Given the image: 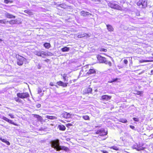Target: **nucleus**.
<instances>
[{"instance_id":"54","label":"nucleus","mask_w":153,"mask_h":153,"mask_svg":"<svg viewBox=\"0 0 153 153\" xmlns=\"http://www.w3.org/2000/svg\"><path fill=\"white\" fill-rule=\"evenodd\" d=\"M39 67H38V68H39V69L41 67H40V65H39Z\"/></svg>"},{"instance_id":"12","label":"nucleus","mask_w":153,"mask_h":153,"mask_svg":"<svg viewBox=\"0 0 153 153\" xmlns=\"http://www.w3.org/2000/svg\"><path fill=\"white\" fill-rule=\"evenodd\" d=\"M111 96L106 95H104L101 96V100H102L108 101L111 98Z\"/></svg>"},{"instance_id":"47","label":"nucleus","mask_w":153,"mask_h":153,"mask_svg":"<svg viewBox=\"0 0 153 153\" xmlns=\"http://www.w3.org/2000/svg\"><path fill=\"white\" fill-rule=\"evenodd\" d=\"M83 34H84V35H85V36L89 37V36H90V35H89V34H88V33H84Z\"/></svg>"},{"instance_id":"51","label":"nucleus","mask_w":153,"mask_h":153,"mask_svg":"<svg viewBox=\"0 0 153 153\" xmlns=\"http://www.w3.org/2000/svg\"><path fill=\"white\" fill-rule=\"evenodd\" d=\"M92 1H98L100 2L101 1L100 0H91Z\"/></svg>"},{"instance_id":"21","label":"nucleus","mask_w":153,"mask_h":153,"mask_svg":"<svg viewBox=\"0 0 153 153\" xmlns=\"http://www.w3.org/2000/svg\"><path fill=\"white\" fill-rule=\"evenodd\" d=\"M44 46L46 49H49L51 47V45L49 43L45 42L43 45Z\"/></svg>"},{"instance_id":"20","label":"nucleus","mask_w":153,"mask_h":153,"mask_svg":"<svg viewBox=\"0 0 153 153\" xmlns=\"http://www.w3.org/2000/svg\"><path fill=\"white\" fill-rule=\"evenodd\" d=\"M0 140L2 142L6 143L7 145H10V143L8 141L4 138H3L2 137H0Z\"/></svg>"},{"instance_id":"19","label":"nucleus","mask_w":153,"mask_h":153,"mask_svg":"<svg viewBox=\"0 0 153 153\" xmlns=\"http://www.w3.org/2000/svg\"><path fill=\"white\" fill-rule=\"evenodd\" d=\"M80 13L81 15L83 16H86L88 15L89 14L91 15L90 13H89V12H85L83 10L81 11Z\"/></svg>"},{"instance_id":"33","label":"nucleus","mask_w":153,"mask_h":153,"mask_svg":"<svg viewBox=\"0 0 153 153\" xmlns=\"http://www.w3.org/2000/svg\"><path fill=\"white\" fill-rule=\"evenodd\" d=\"M13 1H10L9 0H4V2L6 4H7L9 3H13Z\"/></svg>"},{"instance_id":"32","label":"nucleus","mask_w":153,"mask_h":153,"mask_svg":"<svg viewBox=\"0 0 153 153\" xmlns=\"http://www.w3.org/2000/svg\"><path fill=\"white\" fill-rule=\"evenodd\" d=\"M135 92L136 93H134V94L137 95H141L142 93V92L141 91H135Z\"/></svg>"},{"instance_id":"18","label":"nucleus","mask_w":153,"mask_h":153,"mask_svg":"<svg viewBox=\"0 0 153 153\" xmlns=\"http://www.w3.org/2000/svg\"><path fill=\"white\" fill-rule=\"evenodd\" d=\"M58 128L59 130L62 131H64L66 129L65 126L63 125H59L58 126Z\"/></svg>"},{"instance_id":"1","label":"nucleus","mask_w":153,"mask_h":153,"mask_svg":"<svg viewBox=\"0 0 153 153\" xmlns=\"http://www.w3.org/2000/svg\"><path fill=\"white\" fill-rule=\"evenodd\" d=\"M36 55L38 56H42L43 57L52 55V53L50 52H46L43 51H36Z\"/></svg>"},{"instance_id":"25","label":"nucleus","mask_w":153,"mask_h":153,"mask_svg":"<svg viewBox=\"0 0 153 153\" xmlns=\"http://www.w3.org/2000/svg\"><path fill=\"white\" fill-rule=\"evenodd\" d=\"M46 117L47 119L50 120H54L56 118V117H55L52 116L47 115L46 116Z\"/></svg>"},{"instance_id":"53","label":"nucleus","mask_w":153,"mask_h":153,"mask_svg":"<svg viewBox=\"0 0 153 153\" xmlns=\"http://www.w3.org/2000/svg\"><path fill=\"white\" fill-rule=\"evenodd\" d=\"M151 74H153V70H152L151 71Z\"/></svg>"},{"instance_id":"50","label":"nucleus","mask_w":153,"mask_h":153,"mask_svg":"<svg viewBox=\"0 0 153 153\" xmlns=\"http://www.w3.org/2000/svg\"><path fill=\"white\" fill-rule=\"evenodd\" d=\"M49 85L51 86H53L54 85V84L52 82H51L49 83Z\"/></svg>"},{"instance_id":"37","label":"nucleus","mask_w":153,"mask_h":153,"mask_svg":"<svg viewBox=\"0 0 153 153\" xmlns=\"http://www.w3.org/2000/svg\"><path fill=\"white\" fill-rule=\"evenodd\" d=\"M78 38H82L85 37V35H84L83 33L80 34H79L78 35Z\"/></svg>"},{"instance_id":"6","label":"nucleus","mask_w":153,"mask_h":153,"mask_svg":"<svg viewBox=\"0 0 153 153\" xmlns=\"http://www.w3.org/2000/svg\"><path fill=\"white\" fill-rule=\"evenodd\" d=\"M17 96L21 99H25L29 97L30 96L28 92H23L22 93H18L17 94Z\"/></svg>"},{"instance_id":"55","label":"nucleus","mask_w":153,"mask_h":153,"mask_svg":"<svg viewBox=\"0 0 153 153\" xmlns=\"http://www.w3.org/2000/svg\"><path fill=\"white\" fill-rule=\"evenodd\" d=\"M61 122H62L63 123H65V122L63 120H61Z\"/></svg>"},{"instance_id":"8","label":"nucleus","mask_w":153,"mask_h":153,"mask_svg":"<svg viewBox=\"0 0 153 153\" xmlns=\"http://www.w3.org/2000/svg\"><path fill=\"white\" fill-rule=\"evenodd\" d=\"M97 58L98 62L100 63H105L106 60V58L100 55H98L97 56Z\"/></svg>"},{"instance_id":"40","label":"nucleus","mask_w":153,"mask_h":153,"mask_svg":"<svg viewBox=\"0 0 153 153\" xmlns=\"http://www.w3.org/2000/svg\"><path fill=\"white\" fill-rule=\"evenodd\" d=\"M66 126L68 128V127H69V126H72L73 125L71 123H68L66 124Z\"/></svg>"},{"instance_id":"28","label":"nucleus","mask_w":153,"mask_h":153,"mask_svg":"<svg viewBox=\"0 0 153 153\" xmlns=\"http://www.w3.org/2000/svg\"><path fill=\"white\" fill-rule=\"evenodd\" d=\"M24 12L30 15H31L33 14L32 13L30 10H25L24 11Z\"/></svg>"},{"instance_id":"42","label":"nucleus","mask_w":153,"mask_h":153,"mask_svg":"<svg viewBox=\"0 0 153 153\" xmlns=\"http://www.w3.org/2000/svg\"><path fill=\"white\" fill-rule=\"evenodd\" d=\"M8 115L11 118L13 119L14 118V116L12 114H9Z\"/></svg>"},{"instance_id":"17","label":"nucleus","mask_w":153,"mask_h":153,"mask_svg":"<svg viewBox=\"0 0 153 153\" xmlns=\"http://www.w3.org/2000/svg\"><path fill=\"white\" fill-rule=\"evenodd\" d=\"M106 26L107 29L109 31L111 32L114 31V28L111 25H107Z\"/></svg>"},{"instance_id":"22","label":"nucleus","mask_w":153,"mask_h":153,"mask_svg":"<svg viewBox=\"0 0 153 153\" xmlns=\"http://www.w3.org/2000/svg\"><path fill=\"white\" fill-rule=\"evenodd\" d=\"M149 58L150 59L147 60H142L140 61L141 62H151L153 61V60L152 59H153V57H149Z\"/></svg>"},{"instance_id":"41","label":"nucleus","mask_w":153,"mask_h":153,"mask_svg":"<svg viewBox=\"0 0 153 153\" xmlns=\"http://www.w3.org/2000/svg\"><path fill=\"white\" fill-rule=\"evenodd\" d=\"M145 149L144 147H142L141 148H138L137 149V151H140L141 150H143Z\"/></svg>"},{"instance_id":"9","label":"nucleus","mask_w":153,"mask_h":153,"mask_svg":"<svg viewBox=\"0 0 153 153\" xmlns=\"http://www.w3.org/2000/svg\"><path fill=\"white\" fill-rule=\"evenodd\" d=\"M2 119L3 120H4L5 121H6L8 123H9L10 124H13L16 126H18V124L14 123V122H13L12 121V120H10L8 119L7 117H4V116H3L2 117Z\"/></svg>"},{"instance_id":"58","label":"nucleus","mask_w":153,"mask_h":153,"mask_svg":"<svg viewBox=\"0 0 153 153\" xmlns=\"http://www.w3.org/2000/svg\"><path fill=\"white\" fill-rule=\"evenodd\" d=\"M2 41V40L1 39H0V42H1Z\"/></svg>"},{"instance_id":"14","label":"nucleus","mask_w":153,"mask_h":153,"mask_svg":"<svg viewBox=\"0 0 153 153\" xmlns=\"http://www.w3.org/2000/svg\"><path fill=\"white\" fill-rule=\"evenodd\" d=\"M33 116L34 117H35L37 119L38 121L41 122H42L43 121V118L41 116L36 114H33Z\"/></svg>"},{"instance_id":"49","label":"nucleus","mask_w":153,"mask_h":153,"mask_svg":"<svg viewBox=\"0 0 153 153\" xmlns=\"http://www.w3.org/2000/svg\"><path fill=\"white\" fill-rule=\"evenodd\" d=\"M129 127H130L131 128V129H134V128H135V127H134V126H132V125H130V126H129Z\"/></svg>"},{"instance_id":"15","label":"nucleus","mask_w":153,"mask_h":153,"mask_svg":"<svg viewBox=\"0 0 153 153\" xmlns=\"http://www.w3.org/2000/svg\"><path fill=\"white\" fill-rule=\"evenodd\" d=\"M60 150H63L65 151H67L69 150V149L68 147L65 146H60L59 148H58L57 151H59Z\"/></svg>"},{"instance_id":"52","label":"nucleus","mask_w":153,"mask_h":153,"mask_svg":"<svg viewBox=\"0 0 153 153\" xmlns=\"http://www.w3.org/2000/svg\"><path fill=\"white\" fill-rule=\"evenodd\" d=\"M65 114H66V115L67 116H70V115L69 113L66 112L65 113Z\"/></svg>"},{"instance_id":"27","label":"nucleus","mask_w":153,"mask_h":153,"mask_svg":"<svg viewBox=\"0 0 153 153\" xmlns=\"http://www.w3.org/2000/svg\"><path fill=\"white\" fill-rule=\"evenodd\" d=\"M11 25H13L16 23L17 21L15 20H11L8 22Z\"/></svg>"},{"instance_id":"11","label":"nucleus","mask_w":153,"mask_h":153,"mask_svg":"<svg viewBox=\"0 0 153 153\" xmlns=\"http://www.w3.org/2000/svg\"><path fill=\"white\" fill-rule=\"evenodd\" d=\"M92 89L90 87H88L85 88L83 91V94L84 95L91 93Z\"/></svg>"},{"instance_id":"16","label":"nucleus","mask_w":153,"mask_h":153,"mask_svg":"<svg viewBox=\"0 0 153 153\" xmlns=\"http://www.w3.org/2000/svg\"><path fill=\"white\" fill-rule=\"evenodd\" d=\"M5 16L8 18L9 19H14L16 18V16H13L11 14H10L8 13H7L5 14Z\"/></svg>"},{"instance_id":"59","label":"nucleus","mask_w":153,"mask_h":153,"mask_svg":"<svg viewBox=\"0 0 153 153\" xmlns=\"http://www.w3.org/2000/svg\"><path fill=\"white\" fill-rule=\"evenodd\" d=\"M152 55L153 56V53L152 54Z\"/></svg>"},{"instance_id":"34","label":"nucleus","mask_w":153,"mask_h":153,"mask_svg":"<svg viewBox=\"0 0 153 153\" xmlns=\"http://www.w3.org/2000/svg\"><path fill=\"white\" fill-rule=\"evenodd\" d=\"M120 121L123 123H126L127 122V120L126 119H121Z\"/></svg>"},{"instance_id":"45","label":"nucleus","mask_w":153,"mask_h":153,"mask_svg":"<svg viewBox=\"0 0 153 153\" xmlns=\"http://www.w3.org/2000/svg\"><path fill=\"white\" fill-rule=\"evenodd\" d=\"M101 151L103 153H109L107 151L104 150H102Z\"/></svg>"},{"instance_id":"46","label":"nucleus","mask_w":153,"mask_h":153,"mask_svg":"<svg viewBox=\"0 0 153 153\" xmlns=\"http://www.w3.org/2000/svg\"><path fill=\"white\" fill-rule=\"evenodd\" d=\"M42 92V89L41 88H39L38 90V93L40 94Z\"/></svg>"},{"instance_id":"2","label":"nucleus","mask_w":153,"mask_h":153,"mask_svg":"<svg viewBox=\"0 0 153 153\" xmlns=\"http://www.w3.org/2000/svg\"><path fill=\"white\" fill-rule=\"evenodd\" d=\"M108 5L109 7L112 9L120 11L123 10L122 7L117 4L110 2L108 3Z\"/></svg>"},{"instance_id":"31","label":"nucleus","mask_w":153,"mask_h":153,"mask_svg":"<svg viewBox=\"0 0 153 153\" xmlns=\"http://www.w3.org/2000/svg\"><path fill=\"white\" fill-rule=\"evenodd\" d=\"M119 79L118 78H116L114 79H113L111 81H108V83H111L113 82H116L118 79Z\"/></svg>"},{"instance_id":"5","label":"nucleus","mask_w":153,"mask_h":153,"mask_svg":"<svg viewBox=\"0 0 153 153\" xmlns=\"http://www.w3.org/2000/svg\"><path fill=\"white\" fill-rule=\"evenodd\" d=\"M51 145L52 147L53 148L57 151L58 150V148L60 146L59 145V141L58 140H56L52 141Z\"/></svg>"},{"instance_id":"30","label":"nucleus","mask_w":153,"mask_h":153,"mask_svg":"<svg viewBox=\"0 0 153 153\" xmlns=\"http://www.w3.org/2000/svg\"><path fill=\"white\" fill-rule=\"evenodd\" d=\"M59 6L61 8L63 9H65L66 7L67 6L65 3H62L60 4Z\"/></svg>"},{"instance_id":"13","label":"nucleus","mask_w":153,"mask_h":153,"mask_svg":"<svg viewBox=\"0 0 153 153\" xmlns=\"http://www.w3.org/2000/svg\"><path fill=\"white\" fill-rule=\"evenodd\" d=\"M96 71L95 69L92 68L90 69L86 73V74L87 75H89L92 74H95Z\"/></svg>"},{"instance_id":"43","label":"nucleus","mask_w":153,"mask_h":153,"mask_svg":"<svg viewBox=\"0 0 153 153\" xmlns=\"http://www.w3.org/2000/svg\"><path fill=\"white\" fill-rule=\"evenodd\" d=\"M133 119L135 122H138L139 121V119L138 118L134 117Z\"/></svg>"},{"instance_id":"57","label":"nucleus","mask_w":153,"mask_h":153,"mask_svg":"<svg viewBox=\"0 0 153 153\" xmlns=\"http://www.w3.org/2000/svg\"><path fill=\"white\" fill-rule=\"evenodd\" d=\"M48 60V59H46V60H45V61H46H46H47V60Z\"/></svg>"},{"instance_id":"48","label":"nucleus","mask_w":153,"mask_h":153,"mask_svg":"<svg viewBox=\"0 0 153 153\" xmlns=\"http://www.w3.org/2000/svg\"><path fill=\"white\" fill-rule=\"evenodd\" d=\"M41 105L40 104H38L36 105V106L37 108H39L41 107Z\"/></svg>"},{"instance_id":"7","label":"nucleus","mask_w":153,"mask_h":153,"mask_svg":"<svg viewBox=\"0 0 153 153\" xmlns=\"http://www.w3.org/2000/svg\"><path fill=\"white\" fill-rule=\"evenodd\" d=\"M137 4L138 6L142 5V7L145 8L147 5V0H140L137 3Z\"/></svg>"},{"instance_id":"56","label":"nucleus","mask_w":153,"mask_h":153,"mask_svg":"<svg viewBox=\"0 0 153 153\" xmlns=\"http://www.w3.org/2000/svg\"><path fill=\"white\" fill-rule=\"evenodd\" d=\"M95 91H97V89H96L95 90Z\"/></svg>"},{"instance_id":"4","label":"nucleus","mask_w":153,"mask_h":153,"mask_svg":"<svg viewBox=\"0 0 153 153\" xmlns=\"http://www.w3.org/2000/svg\"><path fill=\"white\" fill-rule=\"evenodd\" d=\"M94 134H99L100 136H103L107 134V131H105L104 128H101L96 131Z\"/></svg>"},{"instance_id":"39","label":"nucleus","mask_w":153,"mask_h":153,"mask_svg":"<svg viewBox=\"0 0 153 153\" xmlns=\"http://www.w3.org/2000/svg\"><path fill=\"white\" fill-rule=\"evenodd\" d=\"M14 100L17 102H20V100L19 99L18 97H15L14 98Z\"/></svg>"},{"instance_id":"35","label":"nucleus","mask_w":153,"mask_h":153,"mask_svg":"<svg viewBox=\"0 0 153 153\" xmlns=\"http://www.w3.org/2000/svg\"><path fill=\"white\" fill-rule=\"evenodd\" d=\"M99 51L100 52H106L107 51V49L101 48L100 49Z\"/></svg>"},{"instance_id":"36","label":"nucleus","mask_w":153,"mask_h":153,"mask_svg":"<svg viewBox=\"0 0 153 153\" xmlns=\"http://www.w3.org/2000/svg\"><path fill=\"white\" fill-rule=\"evenodd\" d=\"M105 64H108L109 66H111L112 65V63L110 61L107 62L106 60Z\"/></svg>"},{"instance_id":"38","label":"nucleus","mask_w":153,"mask_h":153,"mask_svg":"<svg viewBox=\"0 0 153 153\" xmlns=\"http://www.w3.org/2000/svg\"><path fill=\"white\" fill-rule=\"evenodd\" d=\"M6 21L5 19L0 20V23L1 24H5Z\"/></svg>"},{"instance_id":"26","label":"nucleus","mask_w":153,"mask_h":153,"mask_svg":"<svg viewBox=\"0 0 153 153\" xmlns=\"http://www.w3.org/2000/svg\"><path fill=\"white\" fill-rule=\"evenodd\" d=\"M110 148L111 149H113L114 150H116V151H118L119 150V148L117 146H111L110 147Z\"/></svg>"},{"instance_id":"10","label":"nucleus","mask_w":153,"mask_h":153,"mask_svg":"<svg viewBox=\"0 0 153 153\" xmlns=\"http://www.w3.org/2000/svg\"><path fill=\"white\" fill-rule=\"evenodd\" d=\"M56 84L59 86L66 87L68 86V82H64L61 81H59L56 82Z\"/></svg>"},{"instance_id":"23","label":"nucleus","mask_w":153,"mask_h":153,"mask_svg":"<svg viewBox=\"0 0 153 153\" xmlns=\"http://www.w3.org/2000/svg\"><path fill=\"white\" fill-rule=\"evenodd\" d=\"M69 48L66 47H65L61 49V51L63 52L68 51L69 50Z\"/></svg>"},{"instance_id":"24","label":"nucleus","mask_w":153,"mask_h":153,"mask_svg":"<svg viewBox=\"0 0 153 153\" xmlns=\"http://www.w3.org/2000/svg\"><path fill=\"white\" fill-rule=\"evenodd\" d=\"M61 75L62 76L63 79L64 81L68 80V77L67 74H61Z\"/></svg>"},{"instance_id":"44","label":"nucleus","mask_w":153,"mask_h":153,"mask_svg":"<svg viewBox=\"0 0 153 153\" xmlns=\"http://www.w3.org/2000/svg\"><path fill=\"white\" fill-rule=\"evenodd\" d=\"M123 62L126 65H127L128 63V61L126 59H124L123 60Z\"/></svg>"},{"instance_id":"29","label":"nucleus","mask_w":153,"mask_h":153,"mask_svg":"<svg viewBox=\"0 0 153 153\" xmlns=\"http://www.w3.org/2000/svg\"><path fill=\"white\" fill-rule=\"evenodd\" d=\"M82 117L83 119H84L85 120H90V117L87 115L83 116Z\"/></svg>"},{"instance_id":"3","label":"nucleus","mask_w":153,"mask_h":153,"mask_svg":"<svg viewBox=\"0 0 153 153\" xmlns=\"http://www.w3.org/2000/svg\"><path fill=\"white\" fill-rule=\"evenodd\" d=\"M17 59V63L19 66H21L23 64L24 62L25 61L26 59L23 56L16 54V55Z\"/></svg>"}]
</instances>
